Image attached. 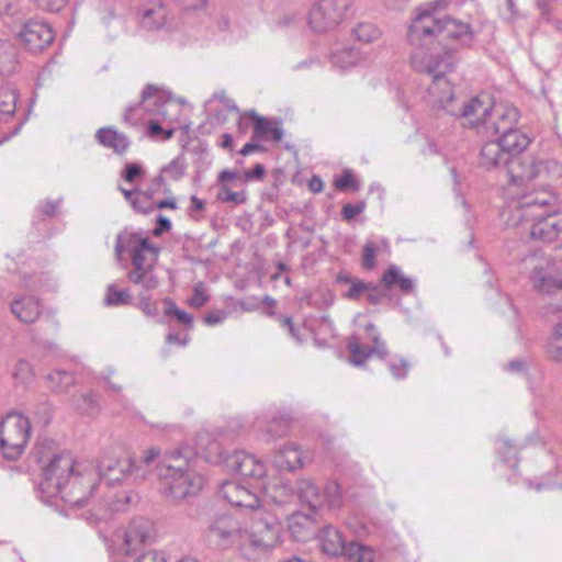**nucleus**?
<instances>
[{
  "label": "nucleus",
  "instance_id": "1",
  "mask_svg": "<svg viewBox=\"0 0 562 562\" xmlns=\"http://www.w3.org/2000/svg\"><path fill=\"white\" fill-rule=\"evenodd\" d=\"M194 452L191 448H175L161 456L159 448L145 450L137 461L128 458L121 461H101L97 468L98 480L108 485H115L123 480H144L151 469L162 482V494L172 501H182L196 496L203 487L204 479L194 470Z\"/></svg>",
  "mask_w": 562,
  "mask_h": 562
},
{
  "label": "nucleus",
  "instance_id": "2",
  "mask_svg": "<svg viewBox=\"0 0 562 562\" xmlns=\"http://www.w3.org/2000/svg\"><path fill=\"white\" fill-rule=\"evenodd\" d=\"M95 490L94 467L76 463L68 452L55 453L42 469L38 494L43 503L58 507H82Z\"/></svg>",
  "mask_w": 562,
  "mask_h": 562
},
{
  "label": "nucleus",
  "instance_id": "3",
  "mask_svg": "<svg viewBox=\"0 0 562 562\" xmlns=\"http://www.w3.org/2000/svg\"><path fill=\"white\" fill-rule=\"evenodd\" d=\"M279 532L277 517L259 510L255 512L249 530L243 529L236 519L227 515L217 517L209 527L210 538L218 546H237L247 560H254L274 547Z\"/></svg>",
  "mask_w": 562,
  "mask_h": 562
},
{
  "label": "nucleus",
  "instance_id": "4",
  "mask_svg": "<svg viewBox=\"0 0 562 562\" xmlns=\"http://www.w3.org/2000/svg\"><path fill=\"white\" fill-rule=\"evenodd\" d=\"M114 250L117 258L125 251L131 254L132 267L126 277L132 284L139 288V308L148 317H158V303L151 300L150 292L159 285L155 272L159 248L139 233L123 231L116 236Z\"/></svg>",
  "mask_w": 562,
  "mask_h": 562
},
{
  "label": "nucleus",
  "instance_id": "5",
  "mask_svg": "<svg viewBox=\"0 0 562 562\" xmlns=\"http://www.w3.org/2000/svg\"><path fill=\"white\" fill-rule=\"evenodd\" d=\"M555 196L549 191L531 192L512 202L502 215L507 226L530 223V237L550 243L562 232V211L553 210Z\"/></svg>",
  "mask_w": 562,
  "mask_h": 562
},
{
  "label": "nucleus",
  "instance_id": "6",
  "mask_svg": "<svg viewBox=\"0 0 562 562\" xmlns=\"http://www.w3.org/2000/svg\"><path fill=\"white\" fill-rule=\"evenodd\" d=\"M448 0H434L418 9L407 33V40L413 50H425L432 54L431 45L439 34L461 46H470L474 32L469 23L445 18L437 14L448 7Z\"/></svg>",
  "mask_w": 562,
  "mask_h": 562
},
{
  "label": "nucleus",
  "instance_id": "7",
  "mask_svg": "<svg viewBox=\"0 0 562 562\" xmlns=\"http://www.w3.org/2000/svg\"><path fill=\"white\" fill-rule=\"evenodd\" d=\"M411 64L416 71L425 72L432 77V81L428 87L429 103L451 115H457L458 106L454 104L453 88L446 77L448 72L453 70L457 64L456 54L448 49L437 54L413 50Z\"/></svg>",
  "mask_w": 562,
  "mask_h": 562
},
{
  "label": "nucleus",
  "instance_id": "8",
  "mask_svg": "<svg viewBox=\"0 0 562 562\" xmlns=\"http://www.w3.org/2000/svg\"><path fill=\"white\" fill-rule=\"evenodd\" d=\"M209 437L206 431L198 436V449L204 453L205 458L217 457V460L223 462L228 470L244 477L262 479L266 475V464L260 459L243 450L225 454L217 441L209 442Z\"/></svg>",
  "mask_w": 562,
  "mask_h": 562
},
{
  "label": "nucleus",
  "instance_id": "9",
  "mask_svg": "<svg viewBox=\"0 0 562 562\" xmlns=\"http://www.w3.org/2000/svg\"><path fill=\"white\" fill-rule=\"evenodd\" d=\"M31 437V423L18 412L8 413L0 425V451L8 460L18 459Z\"/></svg>",
  "mask_w": 562,
  "mask_h": 562
},
{
  "label": "nucleus",
  "instance_id": "10",
  "mask_svg": "<svg viewBox=\"0 0 562 562\" xmlns=\"http://www.w3.org/2000/svg\"><path fill=\"white\" fill-rule=\"evenodd\" d=\"M506 170L510 186L517 188L543 173L552 177L562 175V166L557 160H542L533 156L510 157Z\"/></svg>",
  "mask_w": 562,
  "mask_h": 562
},
{
  "label": "nucleus",
  "instance_id": "11",
  "mask_svg": "<svg viewBox=\"0 0 562 562\" xmlns=\"http://www.w3.org/2000/svg\"><path fill=\"white\" fill-rule=\"evenodd\" d=\"M530 269L529 279L535 290L551 294L562 289V263L537 252L524 259Z\"/></svg>",
  "mask_w": 562,
  "mask_h": 562
},
{
  "label": "nucleus",
  "instance_id": "12",
  "mask_svg": "<svg viewBox=\"0 0 562 562\" xmlns=\"http://www.w3.org/2000/svg\"><path fill=\"white\" fill-rule=\"evenodd\" d=\"M351 2V0H318L307 13L310 29L316 33L335 30L345 20Z\"/></svg>",
  "mask_w": 562,
  "mask_h": 562
},
{
  "label": "nucleus",
  "instance_id": "13",
  "mask_svg": "<svg viewBox=\"0 0 562 562\" xmlns=\"http://www.w3.org/2000/svg\"><path fill=\"white\" fill-rule=\"evenodd\" d=\"M171 106L175 105L165 98L156 86L148 85L142 92L140 102L128 106L123 120L132 126L137 125L144 120L143 112H145L148 115L161 116L162 121H166Z\"/></svg>",
  "mask_w": 562,
  "mask_h": 562
},
{
  "label": "nucleus",
  "instance_id": "14",
  "mask_svg": "<svg viewBox=\"0 0 562 562\" xmlns=\"http://www.w3.org/2000/svg\"><path fill=\"white\" fill-rule=\"evenodd\" d=\"M156 536L154 521L145 517H136L123 531V550L127 555L137 553L142 547L151 544Z\"/></svg>",
  "mask_w": 562,
  "mask_h": 562
},
{
  "label": "nucleus",
  "instance_id": "15",
  "mask_svg": "<svg viewBox=\"0 0 562 562\" xmlns=\"http://www.w3.org/2000/svg\"><path fill=\"white\" fill-rule=\"evenodd\" d=\"M493 100L488 93H480L458 108L456 116L461 117L464 125L485 131L487 122L492 119Z\"/></svg>",
  "mask_w": 562,
  "mask_h": 562
},
{
  "label": "nucleus",
  "instance_id": "16",
  "mask_svg": "<svg viewBox=\"0 0 562 562\" xmlns=\"http://www.w3.org/2000/svg\"><path fill=\"white\" fill-rule=\"evenodd\" d=\"M19 38L26 50L36 54L43 52L53 43L55 33L46 22L31 20L19 32Z\"/></svg>",
  "mask_w": 562,
  "mask_h": 562
},
{
  "label": "nucleus",
  "instance_id": "17",
  "mask_svg": "<svg viewBox=\"0 0 562 562\" xmlns=\"http://www.w3.org/2000/svg\"><path fill=\"white\" fill-rule=\"evenodd\" d=\"M278 490L281 492L280 497L272 496L273 501L278 504L286 503L295 490L297 498L301 502L306 503L312 510H316L323 506V496L321 490L311 480H299L295 484V487L283 484Z\"/></svg>",
  "mask_w": 562,
  "mask_h": 562
},
{
  "label": "nucleus",
  "instance_id": "18",
  "mask_svg": "<svg viewBox=\"0 0 562 562\" xmlns=\"http://www.w3.org/2000/svg\"><path fill=\"white\" fill-rule=\"evenodd\" d=\"M366 329L372 336L373 346L362 345L356 337L350 338L348 342V350L351 355L350 362L355 366L363 364L372 355L380 358H385L387 355L385 342L378 337L375 326L370 323Z\"/></svg>",
  "mask_w": 562,
  "mask_h": 562
},
{
  "label": "nucleus",
  "instance_id": "19",
  "mask_svg": "<svg viewBox=\"0 0 562 562\" xmlns=\"http://www.w3.org/2000/svg\"><path fill=\"white\" fill-rule=\"evenodd\" d=\"M220 494L224 499L236 507L257 510L260 506L258 495L251 492L249 487L235 481H225L222 483Z\"/></svg>",
  "mask_w": 562,
  "mask_h": 562
},
{
  "label": "nucleus",
  "instance_id": "20",
  "mask_svg": "<svg viewBox=\"0 0 562 562\" xmlns=\"http://www.w3.org/2000/svg\"><path fill=\"white\" fill-rule=\"evenodd\" d=\"M139 25L147 31H157L168 24V9L161 0H149L138 10Z\"/></svg>",
  "mask_w": 562,
  "mask_h": 562
},
{
  "label": "nucleus",
  "instance_id": "21",
  "mask_svg": "<svg viewBox=\"0 0 562 562\" xmlns=\"http://www.w3.org/2000/svg\"><path fill=\"white\" fill-rule=\"evenodd\" d=\"M249 116L254 121V139L280 142L284 135L281 122L258 115L255 111L240 116L239 124Z\"/></svg>",
  "mask_w": 562,
  "mask_h": 562
},
{
  "label": "nucleus",
  "instance_id": "22",
  "mask_svg": "<svg viewBox=\"0 0 562 562\" xmlns=\"http://www.w3.org/2000/svg\"><path fill=\"white\" fill-rule=\"evenodd\" d=\"M492 117H495V120L487 122L485 132L501 135L504 132L515 128L519 119V111L514 105H493Z\"/></svg>",
  "mask_w": 562,
  "mask_h": 562
},
{
  "label": "nucleus",
  "instance_id": "23",
  "mask_svg": "<svg viewBox=\"0 0 562 562\" xmlns=\"http://www.w3.org/2000/svg\"><path fill=\"white\" fill-rule=\"evenodd\" d=\"M12 314L22 323H33L41 315L38 300L32 295H24L13 300L10 304Z\"/></svg>",
  "mask_w": 562,
  "mask_h": 562
},
{
  "label": "nucleus",
  "instance_id": "24",
  "mask_svg": "<svg viewBox=\"0 0 562 562\" xmlns=\"http://www.w3.org/2000/svg\"><path fill=\"white\" fill-rule=\"evenodd\" d=\"M510 157L498 139L485 143L480 151V165L485 169L507 166Z\"/></svg>",
  "mask_w": 562,
  "mask_h": 562
},
{
  "label": "nucleus",
  "instance_id": "25",
  "mask_svg": "<svg viewBox=\"0 0 562 562\" xmlns=\"http://www.w3.org/2000/svg\"><path fill=\"white\" fill-rule=\"evenodd\" d=\"M318 541L322 551L330 557L345 555L348 547L340 531L333 526H327L321 531Z\"/></svg>",
  "mask_w": 562,
  "mask_h": 562
},
{
  "label": "nucleus",
  "instance_id": "26",
  "mask_svg": "<svg viewBox=\"0 0 562 562\" xmlns=\"http://www.w3.org/2000/svg\"><path fill=\"white\" fill-rule=\"evenodd\" d=\"M95 138L102 146L113 149L117 155L125 154L131 145L128 137L113 127L99 128Z\"/></svg>",
  "mask_w": 562,
  "mask_h": 562
},
{
  "label": "nucleus",
  "instance_id": "27",
  "mask_svg": "<svg viewBox=\"0 0 562 562\" xmlns=\"http://www.w3.org/2000/svg\"><path fill=\"white\" fill-rule=\"evenodd\" d=\"M381 281L386 289L391 290L393 286H398L404 294H411L415 290L414 280L405 277L402 270L395 265H391L384 271Z\"/></svg>",
  "mask_w": 562,
  "mask_h": 562
},
{
  "label": "nucleus",
  "instance_id": "28",
  "mask_svg": "<svg viewBox=\"0 0 562 562\" xmlns=\"http://www.w3.org/2000/svg\"><path fill=\"white\" fill-rule=\"evenodd\" d=\"M509 157L524 151L530 144V138L517 128L504 132L497 138Z\"/></svg>",
  "mask_w": 562,
  "mask_h": 562
},
{
  "label": "nucleus",
  "instance_id": "29",
  "mask_svg": "<svg viewBox=\"0 0 562 562\" xmlns=\"http://www.w3.org/2000/svg\"><path fill=\"white\" fill-rule=\"evenodd\" d=\"M274 464L280 471H293L302 464V452L296 445H286L276 454Z\"/></svg>",
  "mask_w": 562,
  "mask_h": 562
},
{
  "label": "nucleus",
  "instance_id": "30",
  "mask_svg": "<svg viewBox=\"0 0 562 562\" xmlns=\"http://www.w3.org/2000/svg\"><path fill=\"white\" fill-rule=\"evenodd\" d=\"M47 386L55 393H68L69 389L76 384V376L72 372L56 369L46 376Z\"/></svg>",
  "mask_w": 562,
  "mask_h": 562
},
{
  "label": "nucleus",
  "instance_id": "31",
  "mask_svg": "<svg viewBox=\"0 0 562 562\" xmlns=\"http://www.w3.org/2000/svg\"><path fill=\"white\" fill-rule=\"evenodd\" d=\"M18 65V52L9 41L0 40V75L9 76L15 71Z\"/></svg>",
  "mask_w": 562,
  "mask_h": 562
},
{
  "label": "nucleus",
  "instance_id": "32",
  "mask_svg": "<svg viewBox=\"0 0 562 562\" xmlns=\"http://www.w3.org/2000/svg\"><path fill=\"white\" fill-rule=\"evenodd\" d=\"M71 406L80 414L92 416L99 413L100 404L93 392L82 393L71 398Z\"/></svg>",
  "mask_w": 562,
  "mask_h": 562
},
{
  "label": "nucleus",
  "instance_id": "33",
  "mask_svg": "<svg viewBox=\"0 0 562 562\" xmlns=\"http://www.w3.org/2000/svg\"><path fill=\"white\" fill-rule=\"evenodd\" d=\"M359 60V50L353 47H346L340 50H336L330 55V61L334 67L341 70H347L355 66Z\"/></svg>",
  "mask_w": 562,
  "mask_h": 562
},
{
  "label": "nucleus",
  "instance_id": "34",
  "mask_svg": "<svg viewBox=\"0 0 562 562\" xmlns=\"http://www.w3.org/2000/svg\"><path fill=\"white\" fill-rule=\"evenodd\" d=\"M351 34L361 43H372L380 38L382 32L372 22H359L352 27Z\"/></svg>",
  "mask_w": 562,
  "mask_h": 562
},
{
  "label": "nucleus",
  "instance_id": "35",
  "mask_svg": "<svg viewBox=\"0 0 562 562\" xmlns=\"http://www.w3.org/2000/svg\"><path fill=\"white\" fill-rule=\"evenodd\" d=\"M345 557L352 562H373L375 553L370 547L358 542L348 543Z\"/></svg>",
  "mask_w": 562,
  "mask_h": 562
},
{
  "label": "nucleus",
  "instance_id": "36",
  "mask_svg": "<svg viewBox=\"0 0 562 562\" xmlns=\"http://www.w3.org/2000/svg\"><path fill=\"white\" fill-rule=\"evenodd\" d=\"M164 313L166 316L175 317L177 322L187 328H191L193 326V318L186 311L180 310L175 301L170 297L164 299Z\"/></svg>",
  "mask_w": 562,
  "mask_h": 562
},
{
  "label": "nucleus",
  "instance_id": "37",
  "mask_svg": "<svg viewBox=\"0 0 562 562\" xmlns=\"http://www.w3.org/2000/svg\"><path fill=\"white\" fill-rule=\"evenodd\" d=\"M186 157L183 155H178L168 165L160 169V175L167 176L173 181H179L186 175Z\"/></svg>",
  "mask_w": 562,
  "mask_h": 562
},
{
  "label": "nucleus",
  "instance_id": "38",
  "mask_svg": "<svg viewBox=\"0 0 562 562\" xmlns=\"http://www.w3.org/2000/svg\"><path fill=\"white\" fill-rule=\"evenodd\" d=\"M496 451L503 462L508 463L514 470L517 468V448L508 439H498L496 441Z\"/></svg>",
  "mask_w": 562,
  "mask_h": 562
},
{
  "label": "nucleus",
  "instance_id": "39",
  "mask_svg": "<svg viewBox=\"0 0 562 562\" xmlns=\"http://www.w3.org/2000/svg\"><path fill=\"white\" fill-rule=\"evenodd\" d=\"M132 302V295L128 290L119 289L115 284H110L106 289L105 304L111 306L127 305Z\"/></svg>",
  "mask_w": 562,
  "mask_h": 562
},
{
  "label": "nucleus",
  "instance_id": "40",
  "mask_svg": "<svg viewBox=\"0 0 562 562\" xmlns=\"http://www.w3.org/2000/svg\"><path fill=\"white\" fill-rule=\"evenodd\" d=\"M13 379L21 384H27L34 379V371L31 363L24 359H20L12 371Z\"/></svg>",
  "mask_w": 562,
  "mask_h": 562
},
{
  "label": "nucleus",
  "instance_id": "41",
  "mask_svg": "<svg viewBox=\"0 0 562 562\" xmlns=\"http://www.w3.org/2000/svg\"><path fill=\"white\" fill-rule=\"evenodd\" d=\"M16 93L13 90L1 88L0 89V114L11 116L16 108Z\"/></svg>",
  "mask_w": 562,
  "mask_h": 562
},
{
  "label": "nucleus",
  "instance_id": "42",
  "mask_svg": "<svg viewBox=\"0 0 562 562\" xmlns=\"http://www.w3.org/2000/svg\"><path fill=\"white\" fill-rule=\"evenodd\" d=\"M157 193L171 194V190L166 182V177L160 173L156 176L149 187L142 192V196L146 200H150Z\"/></svg>",
  "mask_w": 562,
  "mask_h": 562
},
{
  "label": "nucleus",
  "instance_id": "43",
  "mask_svg": "<svg viewBox=\"0 0 562 562\" xmlns=\"http://www.w3.org/2000/svg\"><path fill=\"white\" fill-rule=\"evenodd\" d=\"M346 282L350 283V288L348 292L345 294V297L348 300H358L362 294H366L369 288V282H363L358 279H352L350 277H346L342 279Z\"/></svg>",
  "mask_w": 562,
  "mask_h": 562
},
{
  "label": "nucleus",
  "instance_id": "44",
  "mask_svg": "<svg viewBox=\"0 0 562 562\" xmlns=\"http://www.w3.org/2000/svg\"><path fill=\"white\" fill-rule=\"evenodd\" d=\"M547 357L554 362H562V339L550 336L544 346Z\"/></svg>",
  "mask_w": 562,
  "mask_h": 562
},
{
  "label": "nucleus",
  "instance_id": "45",
  "mask_svg": "<svg viewBox=\"0 0 562 562\" xmlns=\"http://www.w3.org/2000/svg\"><path fill=\"white\" fill-rule=\"evenodd\" d=\"M323 496V505L326 503L328 507L335 508L339 506L340 503V492L339 486L336 483H329L326 485Z\"/></svg>",
  "mask_w": 562,
  "mask_h": 562
},
{
  "label": "nucleus",
  "instance_id": "46",
  "mask_svg": "<svg viewBox=\"0 0 562 562\" xmlns=\"http://www.w3.org/2000/svg\"><path fill=\"white\" fill-rule=\"evenodd\" d=\"M217 198L223 202H232L234 204H243L247 201V195L244 191L233 192L227 186H222Z\"/></svg>",
  "mask_w": 562,
  "mask_h": 562
},
{
  "label": "nucleus",
  "instance_id": "47",
  "mask_svg": "<svg viewBox=\"0 0 562 562\" xmlns=\"http://www.w3.org/2000/svg\"><path fill=\"white\" fill-rule=\"evenodd\" d=\"M379 250L378 245L369 240L366 243L362 251V266L363 268L371 270L375 267V256Z\"/></svg>",
  "mask_w": 562,
  "mask_h": 562
},
{
  "label": "nucleus",
  "instance_id": "48",
  "mask_svg": "<svg viewBox=\"0 0 562 562\" xmlns=\"http://www.w3.org/2000/svg\"><path fill=\"white\" fill-rule=\"evenodd\" d=\"M290 420L286 417L273 418L268 425V432L272 437H282L288 434Z\"/></svg>",
  "mask_w": 562,
  "mask_h": 562
},
{
  "label": "nucleus",
  "instance_id": "49",
  "mask_svg": "<svg viewBox=\"0 0 562 562\" xmlns=\"http://www.w3.org/2000/svg\"><path fill=\"white\" fill-rule=\"evenodd\" d=\"M369 288L370 289H368L366 292V296L368 302L373 305L380 304L382 300L389 295V289L385 286L381 288L378 284L369 282Z\"/></svg>",
  "mask_w": 562,
  "mask_h": 562
},
{
  "label": "nucleus",
  "instance_id": "50",
  "mask_svg": "<svg viewBox=\"0 0 562 562\" xmlns=\"http://www.w3.org/2000/svg\"><path fill=\"white\" fill-rule=\"evenodd\" d=\"M144 175L143 167L136 162H127L122 172V178L126 182H135L138 178Z\"/></svg>",
  "mask_w": 562,
  "mask_h": 562
},
{
  "label": "nucleus",
  "instance_id": "51",
  "mask_svg": "<svg viewBox=\"0 0 562 562\" xmlns=\"http://www.w3.org/2000/svg\"><path fill=\"white\" fill-rule=\"evenodd\" d=\"M102 22L104 26L110 31L111 36H115L123 29V20L120 16L109 12L103 16Z\"/></svg>",
  "mask_w": 562,
  "mask_h": 562
},
{
  "label": "nucleus",
  "instance_id": "52",
  "mask_svg": "<svg viewBox=\"0 0 562 562\" xmlns=\"http://www.w3.org/2000/svg\"><path fill=\"white\" fill-rule=\"evenodd\" d=\"M335 187L338 190L345 191L348 189L357 190L358 186L353 175L349 170H345L342 175L335 180Z\"/></svg>",
  "mask_w": 562,
  "mask_h": 562
},
{
  "label": "nucleus",
  "instance_id": "53",
  "mask_svg": "<svg viewBox=\"0 0 562 562\" xmlns=\"http://www.w3.org/2000/svg\"><path fill=\"white\" fill-rule=\"evenodd\" d=\"M389 369L394 378L403 379L407 375L409 363L407 362V360L400 358L398 362L392 361L389 364Z\"/></svg>",
  "mask_w": 562,
  "mask_h": 562
},
{
  "label": "nucleus",
  "instance_id": "54",
  "mask_svg": "<svg viewBox=\"0 0 562 562\" xmlns=\"http://www.w3.org/2000/svg\"><path fill=\"white\" fill-rule=\"evenodd\" d=\"M364 206L366 205H364L363 202H360V203H357V204H352V203L345 204L342 206V211H341L344 220L345 221L353 220L357 215H359L360 213L363 212Z\"/></svg>",
  "mask_w": 562,
  "mask_h": 562
},
{
  "label": "nucleus",
  "instance_id": "55",
  "mask_svg": "<svg viewBox=\"0 0 562 562\" xmlns=\"http://www.w3.org/2000/svg\"><path fill=\"white\" fill-rule=\"evenodd\" d=\"M120 190L122 191L124 198L132 203L135 210L144 213H147L149 211V209L139 205L142 192H137L136 190H126L123 188H121Z\"/></svg>",
  "mask_w": 562,
  "mask_h": 562
},
{
  "label": "nucleus",
  "instance_id": "56",
  "mask_svg": "<svg viewBox=\"0 0 562 562\" xmlns=\"http://www.w3.org/2000/svg\"><path fill=\"white\" fill-rule=\"evenodd\" d=\"M134 562H166V555L164 552L149 550L137 555Z\"/></svg>",
  "mask_w": 562,
  "mask_h": 562
},
{
  "label": "nucleus",
  "instance_id": "57",
  "mask_svg": "<svg viewBox=\"0 0 562 562\" xmlns=\"http://www.w3.org/2000/svg\"><path fill=\"white\" fill-rule=\"evenodd\" d=\"M67 2L68 0H36L38 8L50 12L60 11Z\"/></svg>",
  "mask_w": 562,
  "mask_h": 562
},
{
  "label": "nucleus",
  "instance_id": "58",
  "mask_svg": "<svg viewBox=\"0 0 562 562\" xmlns=\"http://www.w3.org/2000/svg\"><path fill=\"white\" fill-rule=\"evenodd\" d=\"M209 301V296L205 294L202 284H196L194 286V292L192 297L190 299V305L193 307H201Z\"/></svg>",
  "mask_w": 562,
  "mask_h": 562
},
{
  "label": "nucleus",
  "instance_id": "59",
  "mask_svg": "<svg viewBox=\"0 0 562 562\" xmlns=\"http://www.w3.org/2000/svg\"><path fill=\"white\" fill-rule=\"evenodd\" d=\"M227 315H228V313L224 310L211 311L205 314L204 323L210 326L217 325V324H221L222 322H224L226 319Z\"/></svg>",
  "mask_w": 562,
  "mask_h": 562
},
{
  "label": "nucleus",
  "instance_id": "60",
  "mask_svg": "<svg viewBox=\"0 0 562 562\" xmlns=\"http://www.w3.org/2000/svg\"><path fill=\"white\" fill-rule=\"evenodd\" d=\"M182 10H200L205 8L206 0H172Z\"/></svg>",
  "mask_w": 562,
  "mask_h": 562
},
{
  "label": "nucleus",
  "instance_id": "61",
  "mask_svg": "<svg viewBox=\"0 0 562 562\" xmlns=\"http://www.w3.org/2000/svg\"><path fill=\"white\" fill-rule=\"evenodd\" d=\"M156 223L157 226L153 231L154 236H160L162 233L171 229V221L164 215H158Z\"/></svg>",
  "mask_w": 562,
  "mask_h": 562
},
{
  "label": "nucleus",
  "instance_id": "62",
  "mask_svg": "<svg viewBox=\"0 0 562 562\" xmlns=\"http://www.w3.org/2000/svg\"><path fill=\"white\" fill-rule=\"evenodd\" d=\"M59 205V201H46L45 203L37 206V212L41 215L52 216L56 213Z\"/></svg>",
  "mask_w": 562,
  "mask_h": 562
},
{
  "label": "nucleus",
  "instance_id": "63",
  "mask_svg": "<svg viewBox=\"0 0 562 562\" xmlns=\"http://www.w3.org/2000/svg\"><path fill=\"white\" fill-rule=\"evenodd\" d=\"M260 139H254V134L251 135L250 142L244 145V147L239 150L241 156H248L251 153L262 150V146L259 144Z\"/></svg>",
  "mask_w": 562,
  "mask_h": 562
},
{
  "label": "nucleus",
  "instance_id": "64",
  "mask_svg": "<svg viewBox=\"0 0 562 562\" xmlns=\"http://www.w3.org/2000/svg\"><path fill=\"white\" fill-rule=\"evenodd\" d=\"M266 172L265 166L262 164H256L251 171L245 172V180H260L262 179Z\"/></svg>",
  "mask_w": 562,
  "mask_h": 562
}]
</instances>
